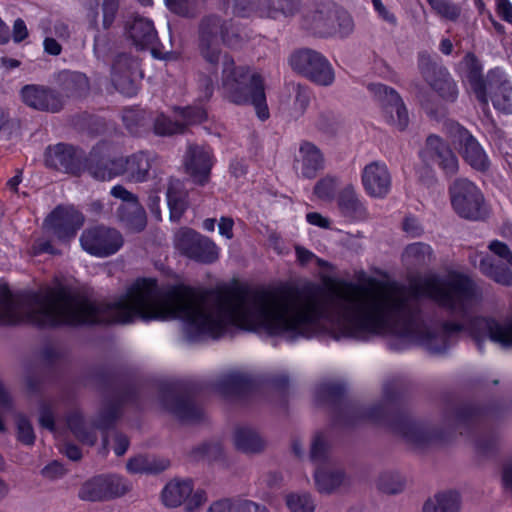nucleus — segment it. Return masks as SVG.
<instances>
[{
	"label": "nucleus",
	"instance_id": "nucleus-1",
	"mask_svg": "<svg viewBox=\"0 0 512 512\" xmlns=\"http://www.w3.org/2000/svg\"><path fill=\"white\" fill-rule=\"evenodd\" d=\"M357 279L364 283L343 281L332 289L331 307L325 289L328 278L322 276V336L325 321L334 323L346 337L367 340L390 329L412 338L432 354L449 348L450 338L461 332L460 323L444 322L438 331L428 326L419 308V297H428L452 313L465 315L479 300L476 284L466 275L454 273L448 279L433 276L416 283L413 291L396 284H386L364 271Z\"/></svg>",
	"mask_w": 512,
	"mask_h": 512
},
{
	"label": "nucleus",
	"instance_id": "nucleus-2",
	"mask_svg": "<svg viewBox=\"0 0 512 512\" xmlns=\"http://www.w3.org/2000/svg\"><path fill=\"white\" fill-rule=\"evenodd\" d=\"M130 323V286L111 303L93 302L74 291L58 287L24 301L0 294V325Z\"/></svg>",
	"mask_w": 512,
	"mask_h": 512
},
{
	"label": "nucleus",
	"instance_id": "nucleus-3",
	"mask_svg": "<svg viewBox=\"0 0 512 512\" xmlns=\"http://www.w3.org/2000/svg\"><path fill=\"white\" fill-rule=\"evenodd\" d=\"M345 387L340 383H322V404L331 402L338 408L337 421L344 425H353L358 420L368 419L383 423L401 436L407 443L420 447L442 440L443 435L425 422L414 420L407 412H390L385 404L370 408L359 407L344 400Z\"/></svg>",
	"mask_w": 512,
	"mask_h": 512
},
{
	"label": "nucleus",
	"instance_id": "nucleus-4",
	"mask_svg": "<svg viewBox=\"0 0 512 512\" xmlns=\"http://www.w3.org/2000/svg\"><path fill=\"white\" fill-rule=\"evenodd\" d=\"M219 90L228 101L243 105L251 103L261 120L269 118L264 79L261 73L249 66H236L233 59L223 57Z\"/></svg>",
	"mask_w": 512,
	"mask_h": 512
},
{
	"label": "nucleus",
	"instance_id": "nucleus-5",
	"mask_svg": "<svg viewBox=\"0 0 512 512\" xmlns=\"http://www.w3.org/2000/svg\"><path fill=\"white\" fill-rule=\"evenodd\" d=\"M451 204L462 218L478 221L484 219V197L474 183L466 178L456 179L449 188Z\"/></svg>",
	"mask_w": 512,
	"mask_h": 512
},
{
	"label": "nucleus",
	"instance_id": "nucleus-6",
	"mask_svg": "<svg viewBox=\"0 0 512 512\" xmlns=\"http://www.w3.org/2000/svg\"><path fill=\"white\" fill-rule=\"evenodd\" d=\"M208 496L204 489H194L189 479H173L161 492V502L165 507L177 508L184 505L186 512H197L207 502Z\"/></svg>",
	"mask_w": 512,
	"mask_h": 512
},
{
	"label": "nucleus",
	"instance_id": "nucleus-7",
	"mask_svg": "<svg viewBox=\"0 0 512 512\" xmlns=\"http://www.w3.org/2000/svg\"><path fill=\"white\" fill-rule=\"evenodd\" d=\"M368 89L379 103L385 122L400 132L405 131L409 125V114L399 93L381 83L369 84Z\"/></svg>",
	"mask_w": 512,
	"mask_h": 512
},
{
	"label": "nucleus",
	"instance_id": "nucleus-8",
	"mask_svg": "<svg viewBox=\"0 0 512 512\" xmlns=\"http://www.w3.org/2000/svg\"><path fill=\"white\" fill-rule=\"evenodd\" d=\"M469 329L479 350L488 338L500 347L512 348V318L498 321L492 318L474 317L469 321Z\"/></svg>",
	"mask_w": 512,
	"mask_h": 512
},
{
	"label": "nucleus",
	"instance_id": "nucleus-9",
	"mask_svg": "<svg viewBox=\"0 0 512 512\" xmlns=\"http://www.w3.org/2000/svg\"><path fill=\"white\" fill-rule=\"evenodd\" d=\"M449 136L463 159L475 170L486 171L488 158L476 138L459 123L449 125Z\"/></svg>",
	"mask_w": 512,
	"mask_h": 512
},
{
	"label": "nucleus",
	"instance_id": "nucleus-10",
	"mask_svg": "<svg viewBox=\"0 0 512 512\" xmlns=\"http://www.w3.org/2000/svg\"><path fill=\"white\" fill-rule=\"evenodd\" d=\"M489 249L499 259L492 256L483 257L479 264L480 271L499 284L512 285V271L510 269L512 267V251L505 243L500 241H492L489 244Z\"/></svg>",
	"mask_w": 512,
	"mask_h": 512
},
{
	"label": "nucleus",
	"instance_id": "nucleus-11",
	"mask_svg": "<svg viewBox=\"0 0 512 512\" xmlns=\"http://www.w3.org/2000/svg\"><path fill=\"white\" fill-rule=\"evenodd\" d=\"M80 243L87 253L96 257H107L116 253L123 245L121 234L105 227H96L83 232Z\"/></svg>",
	"mask_w": 512,
	"mask_h": 512
},
{
	"label": "nucleus",
	"instance_id": "nucleus-12",
	"mask_svg": "<svg viewBox=\"0 0 512 512\" xmlns=\"http://www.w3.org/2000/svg\"><path fill=\"white\" fill-rule=\"evenodd\" d=\"M420 157L427 165L437 164L446 176H453L458 172L459 163L456 155L449 145L437 135L431 134L427 137Z\"/></svg>",
	"mask_w": 512,
	"mask_h": 512
},
{
	"label": "nucleus",
	"instance_id": "nucleus-13",
	"mask_svg": "<svg viewBox=\"0 0 512 512\" xmlns=\"http://www.w3.org/2000/svg\"><path fill=\"white\" fill-rule=\"evenodd\" d=\"M227 41L216 17L205 18L199 29V52L202 58L213 68L221 58L219 40Z\"/></svg>",
	"mask_w": 512,
	"mask_h": 512
},
{
	"label": "nucleus",
	"instance_id": "nucleus-14",
	"mask_svg": "<svg viewBox=\"0 0 512 512\" xmlns=\"http://www.w3.org/2000/svg\"><path fill=\"white\" fill-rule=\"evenodd\" d=\"M83 223V215L72 206L57 207L45 220L46 227L63 241L73 238Z\"/></svg>",
	"mask_w": 512,
	"mask_h": 512
},
{
	"label": "nucleus",
	"instance_id": "nucleus-15",
	"mask_svg": "<svg viewBox=\"0 0 512 512\" xmlns=\"http://www.w3.org/2000/svg\"><path fill=\"white\" fill-rule=\"evenodd\" d=\"M119 168L109 170L108 172L95 170L94 178L99 180H111L120 175H126L130 180L141 182L148 177V173L152 168L153 159L145 154H135L126 160L117 162Z\"/></svg>",
	"mask_w": 512,
	"mask_h": 512
},
{
	"label": "nucleus",
	"instance_id": "nucleus-16",
	"mask_svg": "<svg viewBox=\"0 0 512 512\" xmlns=\"http://www.w3.org/2000/svg\"><path fill=\"white\" fill-rule=\"evenodd\" d=\"M365 192L373 198H385L392 186V176L387 165L380 161L367 164L361 175Z\"/></svg>",
	"mask_w": 512,
	"mask_h": 512
},
{
	"label": "nucleus",
	"instance_id": "nucleus-17",
	"mask_svg": "<svg viewBox=\"0 0 512 512\" xmlns=\"http://www.w3.org/2000/svg\"><path fill=\"white\" fill-rule=\"evenodd\" d=\"M206 116V111L200 106L176 109L174 112V122L164 115L156 119L155 132L159 135H172L181 132L185 125L204 121Z\"/></svg>",
	"mask_w": 512,
	"mask_h": 512
},
{
	"label": "nucleus",
	"instance_id": "nucleus-18",
	"mask_svg": "<svg viewBox=\"0 0 512 512\" xmlns=\"http://www.w3.org/2000/svg\"><path fill=\"white\" fill-rule=\"evenodd\" d=\"M22 101L37 110L57 112L63 106V99L55 91L39 85H26L21 89Z\"/></svg>",
	"mask_w": 512,
	"mask_h": 512
},
{
	"label": "nucleus",
	"instance_id": "nucleus-19",
	"mask_svg": "<svg viewBox=\"0 0 512 512\" xmlns=\"http://www.w3.org/2000/svg\"><path fill=\"white\" fill-rule=\"evenodd\" d=\"M184 166L194 183H206L212 167L211 151L206 147L190 146L184 158Z\"/></svg>",
	"mask_w": 512,
	"mask_h": 512
},
{
	"label": "nucleus",
	"instance_id": "nucleus-20",
	"mask_svg": "<svg viewBox=\"0 0 512 512\" xmlns=\"http://www.w3.org/2000/svg\"><path fill=\"white\" fill-rule=\"evenodd\" d=\"M487 95L497 110L512 112V85L499 69L488 72Z\"/></svg>",
	"mask_w": 512,
	"mask_h": 512
},
{
	"label": "nucleus",
	"instance_id": "nucleus-21",
	"mask_svg": "<svg viewBox=\"0 0 512 512\" xmlns=\"http://www.w3.org/2000/svg\"><path fill=\"white\" fill-rule=\"evenodd\" d=\"M353 29V19L346 10L335 4L326 7L325 16L322 18V36L346 37Z\"/></svg>",
	"mask_w": 512,
	"mask_h": 512
},
{
	"label": "nucleus",
	"instance_id": "nucleus-22",
	"mask_svg": "<svg viewBox=\"0 0 512 512\" xmlns=\"http://www.w3.org/2000/svg\"><path fill=\"white\" fill-rule=\"evenodd\" d=\"M463 61L466 67V79L470 88L479 103L482 105L483 109H485L488 107V76L484 78L482 74V64L475 54H466Z\"/></svg>",
	"mask_w": 512,
	"mask_h": 512
},
{
	"label": "nucleus",
	"instance_id": "nucleus-23",
	"mask_svg": "<svg viewBox=\"0 0 512 512\" xmlns=\"http://www.w3.org/2000/svg\"><path fill=\"white\" fill-rule=\"evenodd\" d=\"M289 64L293 70L311 80L318 82L320 79V57L316 51L301 49L290 56Z\"/></svg>",
	"mask_w": 512,
	"mask_h": 512
},
{
	"label": "nucleus",
	"instance_id": "nucleus-24",
	"mask_svg": "<svg viewBox=\"0 0 512 512\" xmlns=\"http://www.w3.org/2000/svg\"><path fill=\"white\" fill-rule=\"evenodd\" d=\"M434 260V253L430 245L416 242L406 246L402 253V262L410 270L429 266Z\"/></svg>",
	"mask_w": 512,
	"mask_h": 512
},
{
	"label": "nucleus",
	"instance_id": "nucleus-25",
	"mask_svg": "<svg viewBox=\"0 0 512 512\" xmlns=\"http://www.w3.org/2000/svg\"><path fill=\"white\" fill-rule=\"evenodd\" d=\"M347 485V478L344 471L331 462L324 455L322 446V493L332 494L338 492Z\"/></svg>",
	"mask_w": 512,
	"mask_h": 512
},
{
	"label": "nucleus",
	"instance_id": "nucleus-26",
	"mask_svg": "<svg viewBox=\"0 0 512 512\" xmlns=\"http://www.w3.org/2000/svg\"><path fill=\"white\" fill-rule=\"evenodd\" d=\"M461 497L455 491H446L435 494L427 499L422 512H460Z\"/></svg>",
	"mask_w": 512,
	"mask_h": 512
},
{
	"label": "nucleus",
	"instance_id": "nucleus-27",
	"mask_svg": "<svg viewBox=\"0 0 512 512\" xmlns=\"http://www.w3.org/2000/svg\"><path fill=\"white\" fill-rule=\"evenodd\" d=\"M233 444L244 453H257L264 448L265 441L253 428L241 426L234 431Z\"/></svg>",
	"mask_w": 512,
	"mask_h": 512
},
{
	"label": "nucleus",
	"instance_id": "nucleus-28",
	"mask_svg": "<svg viewBox=\"0 0 512 512\" xmlns=\"http://www.w3.org/2000/svg\"><path fill=\"white\" fill-rule=\"evenodd\" d=\"M320 152L311 143H303L300 146L299 157L296 160V169L305 178H314L318 173Z\"/></svg>",
	"mask_w": 512,
	"mask_h": 512
},
{
	"label": "nucleus",
	"instance_id": "nucleus-29",
	"mask_svg": "<svg viewBox=\"0 0 512 512\" xmlns=\"http://www.w3.org/2000/svg\"><path fill=\"white\" fill-rule=\"evenodd\" d=\"M338 206L345 216L362 219L367 216V211L358 198L352 185L346 186L339 194Z\"/></svg>",
	"mask_w": 512,
	"mask_h": 512
},
{
	"label": "nucleus",
	"instance_id": "nucleus-30",
	"mask_svg": "<svg viewBox=\"0 0 512 512\" xmlns=\"http://www.w3.org/2000/svg\"><path fill=\"white\" fill-rule=\"evenodd\" d=\"M128 33L134 44L140 48L152 45L157 38L153 23L142 17L135 18L133 24L129 27Z\"/></svg>",
	"mask_w": 512,
	"mask_h": 512
},
{
	"label": "nucleus",
	"instance_id": "nucleus-31",
	"mask_svg": "<svg viewBox=\"0 0 512 512\" xmlns=\"http://www.w3.org/2000/svg\"><path fill=\"white\" fill-rule=\"evenodd\" d=\"M73 148L65 144L49 147L45 154V162L49 167L67 169L73 163Z\"/></svg>",
	"mask_w": 512,
	"mask_h": 512
},
{
	"label": "nucleus",
	"instance_id": "nucleus-32",
	"mask_svg": "<svg viewBox=\"0 0 512 512\" xmlns=\"http://www.w3.org/2000/svg\"><path fill=\"white\" fill-rule=\"evenodd\" d=\"M193 247V253L190 259L194 261L211 264L219 259L220 248L214 241L203 235L201 239L197 240L196 245Z\"/></svg>",
	"mask_w": 512,
	"mask_h": 512
},
{
	"label": "nucleus",
	"instance_id": "nucleus-33",
	"mask_svg": "<svg viewBox=\"0 0 512 512\" xmlns=\"http://www.w3.org/2000/svg\"><path fill=\"white\" fill-rule=\"evenodd\" d=\"M168 466L169 461L166 459L138 456L128 461L127 470L133 474L157 473L165 470Z\"/></svg>",
	"mask_w": 512,
	"mask_h": 512
},
{
	"label": "nucleus",
	"instance_id": "nucleus-34",
	"mask_svg": "<svg viewBox=\"0 0 512 512\" xmlns=\"http://www.w3.org/2000/svg\"><path fill=\"white\" fill-rule=\"evenodd\" d=\"M428 84L441 98L448 102H454L458 97L457 85L446 68L441 74L430 80Z\"/></svg>",
	"mask_w": 512,
	"mask_h": 512
},
{
	"label": "nucleus",
	"instance_id": "nucleus-35",
	"mask_svg": "<svg viewBox=\"0 0 512 512\" xmlns=\"http://www.w3.org/2000/svg\"><path fill=\"white\" fill-rule=\"evenodd\" d=\"M202 235L195 230L183 227L174 234V246L182 255L190 259L193 253V246L196 245L197 240L201 239Z\"/></svg>",
	"mask_w": 512,
	"mask_h": 512
},
{
	"label": "nucleus",
	"instance_id": "nucleus-36",
	"mask_svg": "<svg viewBox=\"0 0 512 512\" xmlns=\"http://www.w3.org/2000/svg\"><path fill=\"white\" fill-rule=\"evenodd\" d=\"M105 476H97L86 481L80 491L79 497L87 501H100L106 499Z\"/></svg>",
	"mask_w": 512,
	"mask_h": 512
},
{
	"label": "nucleus",
	"instance_id": "nucleus-37",
	"mask_svg": "<svg viewBox=\"0 0 512 512\" xmlns=\"http://www.w3.org/2000/svg\"><path fill=\"white\" fill-rule=\"evenodd\" d=\"M405 481L403 477L396 472H384L380 475L377 487L386 494H398L403 491Z\"/></svg>",
	"mask_w": 512,
	"mask_h": 512
},
{
	"label": "nucleus",
	"instance_id": "nucleus-38",
	"mask_svg": "<svg viewBox=\"0 0 512 512\" xmlns=\"http://www.w3.org/2000/svg\"><path fill=\"white\" fill-rule=\"evenodd\" d=\"M167 203L170 209V218L178 220L187 206L186 194L178 193L174 184H171L167 191Z\"/></svg>",
	"mask_w": 512,
	"mask_h": 512
},
{
	"label": "nucleus",
	"instance_id": "nucleus-39",
	"mask_svg": "<svg viewBox=\"0 0 512 512\" xmlns=\"http://www.w3.org/2000/svg\"><path fill=\"white\" fill-rule=\"evenodd\" d=\"M418 69L428 83L430 80L441 74L445 67L435 62L429 53L420 52L418 54Z\"/></svg>",
	"mask_w": 512,
	"mask_h": 512
},
{
	"label": "nucleus",
	"instance_id": "nucleus-40",
	"mask_svg": "<svg viewBox=\"0 0 512 512\" xmlns=\"http://www.w3.org/2000/svg\"><path fill=\"white\" fill-rule=\"evenodd\" d=\"M299 4L300 0H275V6L261 11V15L274 19L290 16L297 11Z\"/></svg>",
	"mask_w": 512,
	"mask_h": 512
},
{
	"label": "nucleus",
	"instance_id": "nucleus-41",
	"mask_svg": "<svg viewBox=\"0 0 512 512\" xmlns=\"http://www.w3.org/2000/svg\"><path fill=\"white\" fill-rule=\"evenodd\" d=\"M127 212V216L124 212L119 214L121 221L126 222L128 229L131 231H141L146 226V217L144 211L138 204H132L131 209Z\"/></svg>",
	"mask_w": 512,
	"mask_h": 512
},
{
	"label": "nucleus",
	"instance_id": "nucleus-42",
	"mask_svg": "<svg viewBox=\"0 0 512 512\" xmlns=\"http://www.w3.org/2000/svg\"><path fill=\"white\" fill-rule=\"evenodd\" d=\"M106 499L119 497L131 489V484L117 475H105Z\"/></svg>",
	"mask_w": 512,
	"mask_h": 512
},
{
	"label": "nucleus",
	"instance_id": "nucleus-43",
	"mask_svg": "<svg viewBox=\"0 0 512 512\" xmlns=\"http://www.w3.org/2000/svg\"><path fill=\"white\" fill-rule=\"evenodd\" d=\"M286 505L291 512H313L315 509V505L308 494H288Z\"/></svg>",
	"mask_w": 512,
	"mask_h": 512
},
{
	"label": "nucleus",
	"instance_id": "nucleus-44",
	"mask_svg": "<svg viewBox=\"0 0 512 512\" xmlns=\"http://www.w3.org/2000/svg\"><path fill=\"white\" fill-rule=\"evenodd\" d=\"M481 416L480 409L472 406V405H463L457 408L455 411V419L454 424L456 426H468L471 424H475L479 421Z\"/></svg>",
	"mask_w": 512,
	"mask_h": 512
},
{
	"label": "nucleus",
	"instance_id": "nucleus-45",
	"mask_svg": "<svg viewBox=\"0 0 512 512\" xmlns=\"http://www.w3.org/2000/svg\"><path fill=\"white\" fill-rule=\"evenodd\" d=\"M432 9L441 17L455 21L460 16V8L448 0H427Z\"/></svg>",
	"mask_w": 512,
	"mask_h": 512
},
{
	"label": "nucleus",
	"instance_id": "nucleus-46",
	"mask_svg": "<svg viewBox=\"0 0 512 512\" xmlns=\"http://www.w3.org/2000/svg\"><path fill=\"white\" fill-rule=\"evenodd\" d=\"M119 9V0H101L102 26L109 29L114 23Z\"/></svg>",
	"mask_w": 512,
	"mask_h": 512
},
{
	"label": "nucleus",
	"instance_id": "nucleus-47",
	"mask_svg": "<svg viewBox=\"0 0 512 512\" xmlns=\"http://www.w3.org/2000/svg\"><path fill=\"white\" fill-rule=\"evenodd\" d=\"M406 389L401 378H393L387 381L383 387V396L386 402H393L400 397Z\"/></svg>",
	"mask_w": 512,
	"mask_h": 512
},
{
	"label": "nucleus",
	"instance_id": "nucleus-48",
	"mask_svg": "<svg viewBox=\"0 0 512 512\" xmlns=\"http://www.w3.org/2000/svg\"><path fill=\"white\" fill-rule=\"evenodd\" d=\"M68 426L70 430L73 432V434L82 442L92 445L96 441L95 435H92L90 433H83V421L79 415H73L72 417H70L68 420Z\"/></svg>",
	"mask_w": 512,
	"mask_h": 512
},
{
	"label": "nucleus",
	"instance_id": "nucleus-49",
	"mask_svg": "<svg viewBox=\"0 0 512 512\" xmlns=\"http://www.w3.org/2000/svg\"><path fill=\"white\" fill-rule=\"evenodd\" d=\"M111 194L115 198H119L123 201V204L119 207V212H126L131 209L132 204H138L135 196L126 190L123 186L116 185L111 189Z\"/></svg>",
	"mask_w": 512,
	"mask_h": 512
},
{
	"label": "nucleus",
	"instance_id": "nucleus-50",
	"mask_svg": "<svg viewBox=\"0 0 512 512\" xmlns=\"http://www.w3.org/2000/svg\"><path fill=\"white\" fill-rule=\"evenodd\" d=\"M255 0H226L228 9L237 16H249L253 11Z\"/></svg>",
	"mask_w": 512,
	"mask_h": 512
},
{
	"label": "nucleus",
	"instance_id": "nucleus-51",
	"mask_svg": "<svg viewBox=\"0 0 512 512\" xmlns=\"http://www.w3.org/2000/svg\"><path fill=\"white\" fill-rule=\"evenodd\" d=\"M113 82L115 87L126 96H133L136 94L137 87L129 76L118 77L116 72L113 74Z\"/></svg>",
	"mask_w": 512,
	"mask_h": 512
},
{
	"label": "nucleus",
	"instance_id": "nucleus-52",
	"mask_svg": "<svg viewBox=\"0 0 512 512\" xmlns=\"http://www.w3.org/2000/svg\"><path fill=\"white\" fill-rule=\"evenodd\" d=\"M239 499H219L210 504L206 512H236Z\"/></svg>",
	"mask_w": 512,
	"mask_h": 512
},
{
	"label": "nucleus",
	"instance_id": "nucleus-53",
	"mask_svg": "<svg viewBox=\"0 0 512 512\" xmlns=\"http://www.w3.org/2000/svg\"><path fill=\"white\" fill-rule=\"evenodd\" d=\"M17 427L19 439L25 444H32L35 436L31 424L21 417L18 419Z\"/></svg>",
	"mask_w": 512,
	"mask_h": 512
},
{
	"label": "nucleus",
	"instance_id": "nucleus-54",
	"mask_svg": "<svg viewBox=\"0 0 512 512\" xmlns=\"http://www.w3.org/2000/svg\"><path fill=\"white\" fill-rule=\"evenodd\" d=\"M339 181L336 177L327 175L322 178V200H332L335 196Z\"/></svg>",
	"mask_w": 512,
	"mask_h": 512
},
{
	"label": "nucleus",
	"instance_id": "nucleus-55",
	"mask_svg": "<svg viewBox=\"0 0 512 512\" xmlns=\"http://www.w3.org/2000/svg\"><path fill=\"white\" fill-rule=\"evenodd\" d=\"M236 512H270L267 507L248 499H239Z\"/></svg>",
	"mask_w": 512,
	"mask_h": 512
},
{
	"label": "nucleus",
	"instance_id": "nucleus-56",
	"mask_svg": "<svg viewBox=\"0 0 512 512\" xmlns=\"http://www.w3.org/2000/svg\"><path fill=\"white\" fill-rule=\"evenodd\" d=\"M175 403L169 406V409L180 418L186 419L190 417V413L193 410L192 405L184 399H175Z\"/></svg>",
	"mask_w": 512,
	"mask_h": 512
},
{
	"label": "nucleus",
	"instance_id": "nucleus-57",
	"mask_svg": "<svg viewBox=\"0 0 512 512\" xmlns=\"http://www.w3.org/2000/svg\"><path fill=\"white\" fill-rule=\"evenodd\" d=\"M372 4L374 9L378 12L379 16L384 21L388 22L393 26L397 24V19L395 15L384 6L381 0H372Z\"/></svg>",
	"mask_w": 512,
	"mask_h": 512
},
{
	"label": "nucleus",
	"instance_id": "nucleus-58",
	"mask_svg": "<svg viewBox=\"0 0 512 512\" xmlns=\"http://www.w3.org/2000/svg\"><path fill=\"white\" fill-rule=\"evenodd\" d=\"M234 221L230 217H221L218 222V232L219 234L231 240L234 236L233 234Z\"/></svg>",
	"mask_w": 512,
	"mask_h": 512
},
{
	"label": "nucleus",
	"instance_id": "nucleus-59",
	"mask_svg": "<svg viewBox=\"0 0 512 512\" xmlns=\"http://www.w3.org/2000/svg\"><path fill=\"white\" fill-rule=\"evenodd\" d=\"M403 229L412 237H418L422 234L423 229L419 221L414 217H406L403 222Z\"/></svg>",
	"mask_w": 512,
	"mask_h": 512
},
{
	"label": "nucleus",
	"instance_id": "nucleus-60",
	"mask_svg": "<svg viewBox=\"0 0 512 512\" xmlns=\"http://www.w3.org/2000/svg\"><path fill=\"white\" fill-rule=\"evenodd\" d=\"M339 131V121L333 117H325L322 121V133L324 132L327 138L332 139Z\"/></svg>",
	"mask_w": 512,
	"mask_h": 512
},
{
	"label": "nucleus",
	"instance_id": "nucleus-61",
	"mask_svg": "<svg viewBox=\"0 0 512 512\" xmlns=\"http://www.w3.org/2000/svg\"><path fill=\"white\" fill-rule=\"evenodd\" d=\"M502 485L505 492L512 494V459L503 465Z\"/></svg>",
	"mask_w": 512,
	"mask_h": 512
},
{
	"label": "nucleus",
	"instance_id": "nucleus-62",
	"mask_svg": "<svg viewBox=\"0 0 512 512\" xmlns=\"http://www.w3.org/2000/svg\"><path fill=\"white\" fill-rule=\"evenodd\" d=\"M335 80V73L328 60L322 57V86H329Z\"/></svg>",
	"mask_w": 512,
	"mask_h": 512
},
{
	"label": "nucleus",
	"instance_id": "nucleus-63",
	"mask_svg": "<svg viewBox=\"0 0 512 512\" xmlns=\"http://www.w3.org/2000/svg\"><path fill=\"white\" fill-rule=\"evenodd\" d=\"M498 15L509 23H512V4L509 0H496Z\"/></svg>",
	"mask_w": 512,
	"mask_h": 512
},
{
	"label": "nucleus",
	"instance_id": "nucleus-64",
	"mask_svg": "<svg viewBox=\"0 0 512 512\" xmlns=\"http://www.w3.org/2000/svg\"><path fill=\"white\" fill-rule=\"evenodd\" d=\"M199 87L202 90L201 97L205 100H208L213 93V80L211 77L203 76L202 74L199 75L198 78Z\"/></svg>",
	"mask_w": 512,
	"mask_h": 512
}]
</instances>
